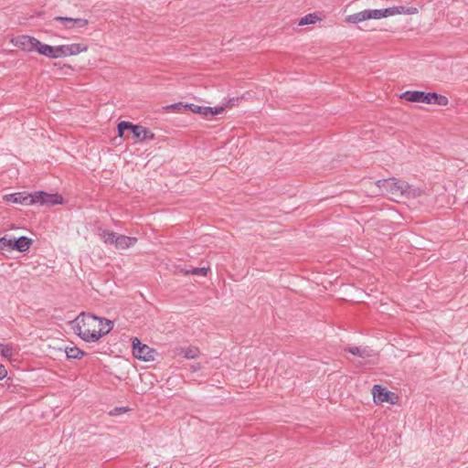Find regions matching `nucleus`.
I'll return each mask as SVG.
<instances>
[{"mask_svg":"<svg viewBox=\"0 0 468 468\" xmlns=\"http://www.w3.org/2000/svg\"><path fill=\"white\" fill-rule=\"evenodd\" d=\"M449 103V99L437 92H429V104H436L439 106H446Z\"/></svg>","mask_w":468,"mask_h":468,"instance_id":"nucleus-18","label":"nucleus"},{"mask_svg":"<svg viewBox=\"0 0 468 468\" xmlns=\"http://www.w3.org/2000/svg\"><path fill=\"white\" fill-rule=\"evenodd\" d=\"M378 186L383 187L388 194L400 197L402 181L395 178L380 179L377 181Z\"/></svg>","mask_w":468,"mask_h":468,"instance_id":"nucleus-11","label":"nucleus"},{"mask_svg":"<svg viewBox=\"0 0 468 468\" xmlns=\"http://www.w3.org/2000/svg\"><path fill=\"white\" fill-rule=\"evenodd\" d=\"M368 19H369V15L367 14V9L346 16V22L352 23V24H358V23H361V22L368 20Z\"/></svg>","mask_w":468,"mask_h":468,"instance_id":"nucleus-17","label":"nucleus"},{"mask_svg":"<svg viewBox=\"0 0 468 468\" xmlns=\"http://www.w3.org/2000/svg\"><path fill=\"white\" fill-rule=\"evenodd\" d=\"M381 11L383 18L393 16L392 6L388 8H382Z\"/></svg>","mask_w":468,"mask_h":468,"instance_id":"nucleus-33","label":"nucleus"},{"mask_svg":"<svg viewBox=\"0 0 468 468\" xmlns=\"http://www.w3.org/2000/svg\"><path fill=\"white\" fill-rule=\"evenodd\" d=\"M37 48L36 51H37L40 55H43L45 57H48L49 58H55V50L54 47L41 43L39 40L37 41Z\"/></svg>","mask_w":468,"mask_h":468,"instance_id":"nucleus-16","label":"nucleus"},{"mask_svg":"<svg viewBox=\"0 0 468 468\" xmlns=\"http://www.w3.org/2000/svg\"><path fill=\"white\" fill-rule=\"evenodd\" d=\"M98 316L92 314L81 313L74 321L76 324L73 327L74 333L83 341L93 343L90 339V335H96V323Z\"/></svg>","mask_w":468,"mask_h":468,"instance_id":"nucleus-1","label":"nucleus"},{"mask_svg":"<svg viewBox=\"0 0 468 468\" xmlns=\"http://www.w3.org/2000/svg\"><path fill=\"white\" fill-rule=\"evenodd\" d=\"M401 197L408 199H414L420 197L423 194V190L420 187L410 185L409 183L402 181Z\"/></svg>","mask_w":468,"mask_h":468,"instance_id":"nucleus-13","label":"nucleus"},{"mask_svg":"<svg viewBox=\"0 0 468 468\" xmlns=\"http://www.w3.org/2000/svg\"><path fill=\"white\" fill-rule=\"evenodd\" d=\"M7 375V371L3 365H0V380L4 379Z\"/></svg>","mask_w":468,"mask_h":468,"instance_id":"nucleus-34","label":"nucleus"},{"mask_svg":"<svg viewBox=\"0 0 468 468\" xmlns=\"http://www.w3.org/2000/svg\"><path fill=\"white\" fill-rule=\"evenodd\" d=\"M133 124L130 122L122 121L118 123V133L120 136H122L125 131H132Z\"/></svg>","mask_w":468,"mask_h":468,"instance_id":"nucleus-26","label":"nucleus"},{"mask_svg":"<svg viewBox=\"0 0 468 468\" xmlns=\"http://www.w3.org/2000/svg\"><path fill=\"white\" fill-rule=\"evenodd\" d=\"M208 269L205 267L201 268H192L191 270L186 271V274H192V275H207Z\"/></svg>","mask_w":468,"mask_h":468,"instance_id":"nucleus-28","label":"nucleus"},{"mask_svg":"<svg viewBox=\"0 0 468 468\" xmlns=\"http://www.w3.org/2000/svg\"><path fill=\"white\" fill-rule=\"evenodd\" d=\"M65 353L68 359H80L85 356V352L77 346L65 347Z\"/></svg>","mask_w":468,"mask_h":468,"instance_id":"nucleus-20","label":"nucleus"},{"mask_svg":"<svg viewBox=\"0 0 468 468\" xmlns=\"http://www.w3.org/2000/svg\"><path fill=\"white\" fill-rule=\"evenodd\" d=\"M133 355L135 358L145 362L154 361L155 358V350L145 344H143L137 337L132 342Z\"/></svg>","mask_w":468,"mask_h":468,"instance_id":"nucleus-3","label":"nucleus"},{"mask_svg":"<svg viewBox=\"0 0 468 468\" xmlns=\"http://www.w3.org/2000/svg\"><path fill=\"white\" fill-rule=\"evenodd\" d=\"M200 367L199 364H197L195 366H192V371H197Z\"/></svg>","mask_w":468,"mask_h":468,"instance_id":"nucleus-36","label":"nucleus"},{"mask_svg":"<svg viewBox=\"0 0 468 468\" xmlns=\"http://www.w3.org/2000/svg\"><path fill=\"white\" fill-rule=\"evenodd\" d=\"M198 350L197 348H182L180 350V355H182L185 358L193 359L197 356Z\"/></svg>","mask_w":468,"mask_h":468,"instance_id":"nucleus-24","label":"nucleus"},{"mask_svg":"<svg viewBox=\"0 0 468 468\" xmlns=\"http://www.w3.org/2000/svg\"><path fill=\"white\" fill-rule=\"evenodd\" d=\"M53 21L60 22L65 29L84 28L89 24V21L85 18H74L61 16H55Z\"/></svg>","mask_w":468,"mask_h":468,"instance_id":"nucleus-8","label":"nucleus"},{"mask_svg":"<svg viewBox=\"0 0 468 468\" xmlns=\"http://www.w3.org/2000/svg\"><path fill=\"white\" fill-rule=\"evenodd\" d=\"M33 205H48V206H54V205H60L63 204V197L61 195L58 193H48L46 191L40 190V191H35L33 192Z\"/></svg>","mask_w":468,"mask_h":468,"instance_id":"nucleus-4","label":"nucleus"},{"mask_svg":"<svg viewBox=\"0 0 468 468\" xmlns=\"http://www.w3.org/2000/svg\"><path fill=\"white\" fill-rule=\"evenodd\" d=\"M131 132L135 139L142 142L152 140L154 137V134L151 130L143 127L142 125L133 124Z\"/></svg>","mask_w":468,"mask_h":468,"instance_id":"nucleus-14","label":"nucleus"},{"mask_svg":"<svg viewBox=\"0 0 468 468\" xmlns=\"http://www.w3.org/2000/svg\"><path fill=\"white\" fill-rule=\"evenodd\" d=\"M66 45H59V46H56L54 47V50H55V58H62V57H67V53H66Z\"/></svg>","mask_w":468,"mask_h":468,"instance_id":"nucleus-29","label":"nucleus"},{"mask_svg":"<svg viewBox=\"0 0 468 468\" xmlns=\"http://www.w3.org/2000/svg\"><path fill=\"white\" fill-rule=\"evenodd\" d=\"M130 409L126 407H115L112 410H110L109 414L111 416H118L122 413L129 411Z\"/></svg>","mask_w":468,"mask_h":468,"instance_id":"nucleus-31","label":"nucleus"},{"mask_svg":"<svg viewBox=\"0 0 468 468\" xmlns=\"http://www.w3.org/2000/svg\"><path fill=\"white\" fill-rule=\"evenodd\" d=\"M400 98L410 102L429 104V92L422 90H406L400 95Z\"/></svg>","mask_w":468,"mask_h":468,"instance_id":"nucleus-12","label":"nucleus"},{"mask_svg":"<svg viewBox=\"0 0 468 468\" xmlns=\"http://www.w3.org/2000/svg\"><path fill=\"white\" fill-rule=\"evenodd\" d=\"M317 19L318 17L315 14H308L301 18V20L299 21V25L304 26L314 24L317 21Z\"/></svg>","mask_w":468,"mask_h":468,"instance_id":"nucleus-25","label":"nucleus"},{"mask_svg":"<svg viewBox=\"0 0 468 468\" xmlns=\"http://www.w3.org/2000/svg\"><path fill=\"white\" fill-rule=\"evenodd\" d=\"M393 16L396 15H414L418 12L416 7L397 5L392 6Z\"/></svg>","mask_w":468,"mask_h":468,"instance_id":"nucleus-21","label":"nucleus"},{"mask_svg":"<svg viewBox=\"0 0 468 468\" xmlns=\"http://www.w3.org/2000/svg\"><path fill=\"white\" fill-rule=\"evenodd\" d=\"M99 330H96V335H90V339L92 342L99 341L102 336L108 335L113 328V322L103 317L97 319Z\"/></svg>","mask_w":468,"mask_h":468,"instance_id":"nucleus-10","label":"nucleus"},{"mask_svg":"<svg viewBox=\"0 0 468 468\" xmlns=\"http://www.w3.org/2000/svg\"><path fill=\"white\" fill-rule=\"evenodd\" d=\"M369 15V19H381L383 18L381 9H367Z\"/></svg>","mask_w":468,"mask_h":468,"instance_id":"nucleus-30","label":"nucleus"},{"mask_svg":"<svg viewBox=\"0 0 468 468\" xmlns=\"http://www.w3.org/2000/svg\"><path fill=\"white\" fill-rule=\"evenodd\" d=\"M184 106H186V104H184L183 102H176V103H173V104L165 106V109L180 112V111L184 110Z\"/></svg>","mask_w":468,"mask_h":468,"instance_id":"nucleus-32","label":"nucleus"},{"mask_svg":"<svg viewBox=\"0 0 468 468\" xmlns=\"http://www.w3.org/2000/svg\"><path fill=\"white\" fill-rule=\"evenodd\" d=\"M345 351L361 357H367L370 356L369 351L367 349L361 348L358 346H349L346 348Z\"/></svg>","mask_w":468,"mask_h":468,"instance_id":"nucleus-22","label":"nucleus"},{"mask_svg":"<svg viewBox=\"0 0 468 468\" xmlns=\"http://www.w3.org/2000/svg\"><path fill=\"white\" fill-rule=\"evenodd\" d=\"M372 394L374 402L377 404H381L383 402L395 404L398 399V397L395 393L388 390L381 385H374Z\"/></svg>","mask_w":468,"mask_h":468,"instance_id":"nucleus-5","label":"nucleus"},{"mask_svg":"<svg viewBox=\"0 0 468 468\" xmlns=\"http://www.w3.org/2000/svg\"><path fill=\"white\" fill-rule=\"evenodd\" d=\"M238 100H239L238 98H237V99L232 98V99H230V100L228 101V103L223 104L222 106H226V108H227V107H229V106H232V105H234V104H235V101H238Z\"/></svg>","mask_w":468,"mask_h":468,"instance_id":"nucleus-35","label":"nucleus"},{"mask_svg":"<svg viewBox=\"0 0 468 468\" xmlns=\"http://www.w3.org/2000/svg\"><path fill=\"white\" fill-rule=\"evenodd\" d=\"M0 354L5 358H9L13 355V347L11 345L0 344Z\"/></svg>","mask_w":468,"mask_h":468,"instance_id":"nucleus-27","label":"nucleus"},{"mask_svg":"<svg viewBox=\"0 0 468 468\" xmlns=\"http://www.w3.org/2000/svg\"><path fill=\"white\" fill-rule=\"evenodd\" d=\"M99 236L106 245H113L117 250H127L137 242L136 237L117 234L114 231L99 229Z\"/></svg>","mask_w":468,"mask_h":468,"instance_id":"nucleus-2","label":"nucleus"},{"mask_svg":"<svg viewBox=\"0 0 468 468\" xmlns=\"http://www.w3.org/2000/svg\"><path fill=\"white\" fill-rule=\"evenodd\" d=\"M5 202L21 204L26 206L33 205V193L17 192L12 194H6L3 197Z\"/></svg>","mask_w":468,"mask_h":468,"instance_id":"nucleus-9","label":"nucleus"},{"mask_svg":"<svg viewBox=\"0 0 468 468\" xmlns=\"http://www.w3.org/2000/svg\"><path fill=\"white\" fill-rule=\"evenodd\" d=\"M12 242H13V250H16L19 252H25L29 250V248L32 244V239L26 236H21L19 238L13 239Z\"/></svg>","mask_w":468,"mask_h":468,"instance_id":"nucleus-15","label":"nucleus"},{"mask_svg":"<svg viewBox=\"0 0 468 468\" xmlns=\"http://www.w3.org/2000/svg\"><path fill=\"white\" fill-rule=\"evenodd\" d=\"M37 39L34 37H30L27 35H20L16 37H14L11 42L17 48H21L22 50L26 52H32L36 51L37 48Z\"/></svg>","mask_w":468,"mask_h":468,"instance_id":"nucleus-7","label":"nucleus"},{"mask_svg":"<svg viewBox=\"0 0 468 468\" xmlns=\"http://www.w3.org/2000/svg\"><path fill=\"white\" fill-rule=\"evenodd\" d=\"M13 239H7L5 237L0 238V250L11 251L13 250Z\"/></svg>","mask_w":468,"mask_h":468,"instance_id":"nucleus-23","label":"nucleus"},{"mask_svg":"<svg viewBox=\"0 0 468 468\" xmlns=\"http://www.w3.org/2000/svg\"><path fill=\"white\" fill-rule=\"evenodd\" d=\"M65 49H66V53H67V57H68V56L78 55L81 52H85V51H87L88 48L85 45L73 43V44L66 45Z\"/></svg>","mask_w":468,"mask_h":468,"instance_id":"nucleus-19","label":"nucleus"},{"mask_svg":"<svg viewBox=\"0 0 468 468\" xmlns=\"http://www.w3.org/2000/svg\"><path fill=\"white\" fill-rule=\"evenodd\" d=\"M225 109L226 106L209 107L197 105L194 103H186V106H184V110H188L194 113L200 114L205 117L220 114L225 111Z\"/></svg>","mask_w":468,"mask_h":468,"instance_id":"nucleus-6","label":"nucleus"}]
</instances>
